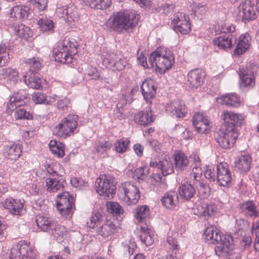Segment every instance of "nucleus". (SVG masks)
Returning a JSON list of instances; mask_svg holds the SVG:
<instances>
[{"instance_id":"c85d7f7f","label":"nucleus","mask_w":259,"mask_h":259,"mask_svg":"<svg viewBox=\"0 0 259 259\" xmlns=\"http://www.w3.org/2000/svg\"><path fill=\"white\" fill-rule=\"evenodd\" d=\"M174 58L172 52L167 48L160 47L153 52L149 57V61L154 62L161 59Z\"/></svg>"},{"instance_id":"7ed1b4c3","label":"nucleus","mask_w":259,"mask_h":259,"mask_svg":"<svg viewBox=\"0 0 259 259\" xmlns=\"http://www.w3.org/2000/svg\"><path fill=\"white\" fill-rule=\"evenodd\" d=\"M77 42L73 39L65 37L61 40L53 50L55 60L63 64L72 63L74 61L73 56L77 53Z\"/></svg>"},{"instance_id":"9b49d317","label":"nucleus","mask_w":259,"mask_h":259,"mask_svg":"<svg viewBox=\"0 0 259 259\" xmlns=\"http://www.w3.org/2000/svg\"><path fill=\"white\" fill-rule=\"evenodd\" d=\"M121 189L124 193L123 201L127 205L138 203L140 196V191L136 185L131 182H124L122 184Z\"/></svg>"},{"instance_id":"ddd939ff","label":"nucleus","mask_w":259,"mask_h":259,"mask_svg":"<svg viewBox=\"0 0 259 259\" xmlns=\"http://www.w3.org/2000/svg\"><path fill=\"white\" fill-rule=\"evenodd\" d=\"M238 9L239 15L242 17L244 23L257 18L255 4L250 0H246L242 2L238 6Z\"/></svg>"},{"instance_id":"6e6552de","label":"nucleus","mask_w":259,"mask_h":259,"mask_svg":"<svg viewBox=\"0 0 259 259\" xmlns=\"http://www.w3.org/2000/svg\"><path fill=\"white\" fill-rule=\"evenodd\" d=\"M237 132H234L221 127L215 134L214 138L219 146L225 149L233 146L238 138Z\"/></svg>"},{"instance_id":"b1692460","label":"nucleus","mask_w":259,"mask_h":259,"mask_svg":"<svg viewBox=\"0 0 259 259\" xmlns=\"http://www.w3.org/2000/svg\"><path fill=\"white\" fill-rule=\"evenodd\" d=\"M5 157L11 160H16L21 155V146L19 144H9L4 147Z\"/></svg>"},{"instance_id":"de8ad7c7","label":"nucleus","mask_w":259,"mask_h":259,"mask_svg":"<svg viewBox=\"0 0 259 259\" xmlns=\"http://www.w3.org/2000/svg\"><path fill=\"white\" fill-rule=\"evenodd\" d=\"M126 65L125 58L120 53H118L113 63L109 66L108 68L114 71H121L124 69Z\"/></svg>"},{"instance_id":"c756f323","label":"nucleus","mask_w":259,"mask_h":259,"mask_svg":"<svg viewBox=\"0 0 259 259\" xmlns=\"http://www.w3.org/2000/svg\"><path fill=\"white\" fill-rule=\"evenodd\" d=\"M30 8L27 6L16 5L10 10L9 15L11 18L24 20L28 18Z\"/></svg>"},{"instance_id":"338daca9","label":"nucleus","mask_w":259,"mask_h":259,"mask_svg":"<svg viewBox=\"0 0 259 259\" xmlns=\"http://www.w3.org/2000/svg\"><path fill=\"white\" fill-rule=\"evenodd\" d=\"M217 209V206L214 204H209L201 207V210H199V213L204 217H208L211 215Z\"/></svg>"},{"instance_id":"a211bd4d","label":"nucleus","mask_w":259,"mask_h":259,"mask_svg":"<svg viewBox=\"0 0 259 259\" xmlns=\"http://www.w3.org/2000/svg\"><path fill=\"white\" fill-rule=\"evenodd\" d=\"M29 101L28 94L25 90H20L14 93L10 98L7 107L10 110H14V107L23 106Z\"/></svg>"},{"instance_id":"4be33fe9","label":"nucleus","mask_w":259,"mask_h":259,"mask_svg":"<svg viewBox=\"0 0 259 259\" xmlns=\"http://www.w3.org/2000/svg\"><path fill=\"white\" fill-rule=\"evenodd\" d=\"M141 234L139 238L142 243L146 246H149L154 242V236L152 230V227L147 224L140 225Z\"/></svg>"},{"instance_id":"09e8293b","label":"nucleus","mask_w":259,"mask_h":259,"mask_svg":"<svg viewBox=\"0 0 259 259\" xmlns=\"http://www.w3.org/2000/svg\"><path fill=\"white\" fill-rule=\"evenodd\" d=\"M28 108L26 107L19 106L14 107L15 110L14 117L16 119H30L32 118V115L30 113Z\"/></svg>"},{"instance_id":"0e129e2a","label":"nucleus","mask_w":259,"mask_h":259,"mask_svg":"<svg viewBox=\"0 0 259 259\" xmlns=\"http://www.w3.org/2000/svg\"><path fill=\"white\" fill-rule=\"evenodd\" d=\"M200 158L198 156H195L194 166L192 171L194 178H201L202 176V172L204 173V171L202 170L201 167L200 166Z\"/></svg>"},{"instance_id":"ea45409f","label":"nucleus","mask_w":259,"mask_h":259,"mask_svg":"<svg viewBox=\"0 0 259 259\" xmlns=\"http://www.w3.org/2000/svg\"><path fill=\"white\" fill-rule=\"evenodd\" d=\"M167 242L169 245V248L171 250V253L166 257V259H179L180 254L179 252V245L178 244L177 240L171 236H168L167 238Z\"/></svg>"},{"instance_id":"20e7f679","label":"nucleus","mask_w":259,"mask_h":259,"mask_svg":"<svg viewBox=\"0 0 259 259\" xmlns=\"http://www.w3.org/2000/svg\"><path fill=\"white\" fill-rule=\"evenodd\" d=\"M87 225L104 237H108L115 230V225L113 222L108 220L105 214L99 212L93 213Z\"/></svg>"},{"instance_id":"e2e57ef3","label":"nucleus","mask_w":259,"mask_h":259,"mask_svg":"<svg viewBox=\"0 0 259 259\" xmlns=\"http://www.w3.org/2000/svg\"><path fill=\"white\" fill-rule=\"evenodd\" d=\"M57 107L62 112H67L71 109L70 99L67 97L58 99L57 102Z\"/></svg>"},{"instance_id":"bb28decb","label":"nucleus","mask_w":259,"mask_h":259,"mask_svg":"<svg viewBox=\"0 0 259 259\" xmlns=\"http://www.w3.org/2000/svg\"><path fill=\"white\" fill-rule=\"evenodd\" d=\"M37 24L40 31L43 33L49 34L53 33L54 31V24L53 20L41 14L37 19Z\"/></svg>"},{"instance_id":"f8f14e48","label":"nucleus","mask_w":259,"mask_h":259,"mask_svg":"<svg viewBox=\"0 0 259 259\" xmlns=\"http://www.w3.org/2000/svg\"><path fill=\"white\" fill-rule=\"evenodd\" d=\"M224 123L222 128L237 132L236 127L240 125L244 119V116L231 111H225L222 115Z\"/></svg>"},{"instance_id":"4468645a","label":"nucleus","mask_w":259,"mask_h":259,"mask_svg":"<svg viewBox=\"0 0 259 259\" xmlns=\"http://www.w3.org/2000/svg\"><path fill=\"white\" fill-rule=\"evenodd\" d=\"M205 178H219V177H226L227 178H231V173L228 168L227 163H220L217 165L216 169L214 166H206L205 171H204Z\"/></svg>"},{"instance_id":"f03ea898","label":"nucleus","mask_w":259,"mask_h":259,"mask_svg":"<svg viewBox=\"0 0 259 259\" xmlns=\"http://www.w3.org/2000/svg\"><path fill=\"white\" fill-rule=\"evenodd\" d=\"M139 18L135 11L131 10L114 12L109 21H111V28L119 33L133 28L138 24Z\"/></svg>"},{"instance_id":"dca6fc26","label":"nucleus","mask_w":259,"mask_h":259,"mask_svg":"<svg viewBox=\"0 0 259 259\" xmlns=\"http://www.w3.org/2000/svg\"><path fill=\"white\" fill-rule=\"evenodd\" d=\"M165 110L172 117L179 118H184L187 113V109L184 102L180 99L166 104Z\"/></svg>"},{"instance_id":"f704fd0d","label":"nucleus","mask_w":259,"mask_h":259,"mask_svg":"<svg viewBox=\"0 0 259 259\" xmlns=\"http://www.w3.org/2000/svg\"><path fill=\"white\" fill-rule=\"evenodd\" d=\"M24 81L29 88L39 89L41 87L42 79L37 73L27 72Z\"/></svg>"},{"instance_id":"c03bdc74","label":"nucleus","mask_w":259,"mask_h":259,"mask_svg":"<svg viewBox=\"0 0 259 259\" xmlns=\"http://www.w3.org/2000/svg\"><path fill=\"white\" fill-rule=\"evenodd\" d=\"M85 4L92 9L104 10L110 6V0H83Z\"/></svg>"},{"instance_id":"393cba45","label":"nucleus","mask_w":259,"mask_h":259,"mask_svg":"<svg viewBox=\"0 0 259 259\" xmlns=\"http://www.w3.org/2000/svg\"><path fill=\"white\" fill-rule=\"evenodd\" d=\"M4 206L9 209L11 213L15 215H21L23 210V204L21 200L11 197L5 200Z\"/></svg>"},{"instance_id":"052dcab7","label":"nucleus","mask_w":259,"mask_h":259,"mask_svg":"<svg viewBox=\"0 0 259 259\" xmlns=\"http://www.w3.org/2000/svg\"><path fill=\"white\" fill-rule=\"evenodd\" d=\"M175 7V5L174 4L165 3L161 4L160 6L156 8L155 11L160 14L168 15L173 12Z\"/></svg>"},{"instance_id":"a878e982","label":"nucleus","mask_w":259,"mask_h":259,"mask_svg":"<svg viewBox=\"0 0 259 259\" xmlns=\"http://www.w3.org/2000/svg\"><path fill=\"white\" fill-rule=\"evenodd\" d=\"M251 39V37L248 33L241 34L239 37L238 42L234 50V55H240L245 53L249 49Z\"/></svg>"},{"instance_id":"5701e85b","label":"nucleus","mask_w":259,"mask_h":259,"mask_svg":"<svg viewBox=\"0 0 259 259\" xmlns=\"http://www.w3.org/2000/svg\"><path fill=\"white\" fill-rule=\"evenodd\" d=\"M151 67H156V71L164 74L166 70L170 69L175 63V58L163 59L159 60L149 61Z\"/></svg>"},{"instance_id":"cd10ccee","label":"nucleus","mask_w":259,"mask_h":259,"mask_svg":"<svg viewBox=\"0 0 259 259\" xmlns=\"http://www.w3.org/2000/svg\"><path fill=\"white\" fill-rule=\"evenodd\" d=\"M53 239L57 240L58 242H62L66 236V228L57 223L53 224L51 229L48 233Z\"/></svg>"},{"instance_id":"2f4dec72","label":"nucleus","mask_w":259,"mask_h":259,"mask_svg":"<svg viewBox=\"0 0 259 259\" xmlns=\"http://www.w3.org/2000/svg\"><path fill=\"white\" fill-rule=\"evenodd\" d=\"M179 195L184 200L189 201L194 196L196 192L193 186L188 183H181L179 188Z\"/></svg>"},{"instance_id":"4d7b16f0","label":"nucleus","mask_w":259,"mask_h":259,"mask_svg":"<svg viewBox=\"0 0 259 259\" xmlns=\"http://www.w3.org/2000/svg\"><path fill=\"white\" fill-rule=\"evenodd\" d=\"M106 207L108 211L113 215L118 216L123 213L122 207L116 202H107Z\"/></svg>"},{"instance_id":"1a4fd4ad","label":"nucleus","mask_w":259,"mask_h":259,"mask_svg":"<svg viewBox=\"0 0 259 259\" xmlns=\"http://www.w3.org/2000/svg\"><path fill=\"white\" fill-rule=\"evenodd\" d=\"M255 71L251 66H241L239 69V75L240 78V88L243 91H248L255 85Z\"/></svg>"},{"instance_id":"a19ab883","label":"nucleus","mask_w":259,"mask_h":259,"mask_svg":"<svg viewBox=\"0 0 259 259\" xmlns=\"http://www.w3.org/2000/svg\"><path fill=\"white\" fill-rule=\"evenodd\" d=\"M66 184L65 179H47L46 181L48 191L52 192L63 189Z\"/></svg>"},{"instance_id":"5fc2aeb1","label":"nucleus","mask_w":259,"mask_h":259,"mask_svg":"<svg viewBox=\"0 0 259 259\" xmlns=\"http://www.w3.org/2000/svg\"><path fill=\"white\" fill-rule=\"evenodd\" d=\"M8 46V43L0 44V66L5 65L9 60Z\"/></svg>"},{"instance_id":"e433bc0d","label":"nucleus","mask_w":259,"mask_h":259,"mask_svg":"<svg viewBox=\"0 0 259 259\" xmlns=\"http://www.w3.org/2000/svg\"><path fill=\"white\" fill-rule=\"evenodd\" d=\"M241 209L246 216L252 218L259 217V211L256 209V206L252 201H249L242 203Z\"/></svg>"},{"instance_id":"49530a36","label":"nucleus","mask_w":259,"mask_h":259,"mask_svg":"<svg viewBox=\"0 0 259 259\" xmlns=\"http://www.w3.org/2000/svg\"><path fill=\"white\" fill-rule=\"evenodd\" d=\"M49 145L50 150L53 154L56 155L59 158L63 157L65 146L62 143L56 140H51Z\"/></svg>"},{"instance_id":"423d86ee","label":"nucleus","mask_w":259,"mask_h":259,"mask_svg":"<svg viewBox=\"0 0 259 259\" xmlns=\"http://www.w3.org/2000/svg\"><path fill=\"white\" fill-rule=\"evenodd\" d=\"M36 250L30 247L25 240L13 245L8 255L4 259H34Z\"/></svg>"},{"instance_id":"603ef678","label":"nucleus","mask_w":259,"mask_h":259,"mask_svg":"<svg viewBox=\"0 0 259 259\" xmlns=\"http://www.w3.org/2000/svg\"><path fill=\"white\" fill-rule=\"evenodd\" d=\"M15 33L19 37L27 39L32 36L31 29L27 26L20 24L15 27Z\"/></svg>"},{"instance_id":"c9c22d12","label":"nucleus","mask_w":259,"mask_h":259,"mask_svg":"<svg viewBox=\"0 0 259 259\" xmlns=\"http://www.w3.org/2000/svg\"><path fill=\"white\" fill-rule=\"evenodd\" d=\"M135 216L138 223H141V225L147 224V221L150 214L149 208L147 206L142 205L138 207L135 209Z\"/></svg>"},{"instance_id":"6e6d98bb","label":"nucleus","mask_w":259,"mask_h":259,"mask_svg":"<svg viewBox=\"0 0 259 259\" xmlns=\"http://www.w3.org/2000/svg\"><path fill=\"white\" fill-rule=\"evenodd\" d=\"M190 7L195 15L203 16L208 11L207 6L203 3L194 2L191 4Z\"/></svg>"},{"instance_id":"680f3d73","label":"nucleus","mask_w":259,"mask_h":259,"mask_svg":"<svg viewBox=\"0 0 259 259\" xmlns=\"http://www.w3.org/2000/svg\"><path fill=\"white\" fill-rule=\"evenodd\" d=\"M136 248L137 244L134 240L132 239L125 241L122 245L123 251L127 256L133 254Z\"/></svg>"},{"instance_id":"58836bf2","label":"nucleus","mask_w":259,"mask_h":259,"mask_svg":"<svg viewBox=\"0 0 259 259\" xmlns=\"http://www.w3.org/2000/svg\"><path fill=\"white\" fill-rule=\"evenodd\" d=\"M222 104L227 106L238 107L240 105V97L236 93H230L221 97Z\"/></svg>"},{"instance_id":"9d476101","label":"nucleus","mask_w":259,"mask_h":259,"mask_svg":"<svg viewBox=\"0 0 259 259\" xmlns=\"http://www.w3.org/2000/svg\"><path fill=\"white\" fill-rule=\"evenodd\" d=\"M117 183L115 179H96L95 187L100 195L110 197L115 194Z\"/></svg>"},{"instance_id":"aec40b11","label":"nucleus","mask_w":259,"mask_h":259,"mask_svg":"<svg viewBox=\"0 0 259 259\" xmlns=\"http://www.w3.org/2000/svg\"><path fill=\"white\" fill-rule=\"evenodd\" d=\"M154 121V115L150 107L146 108L145 110L139 111L134 116L136 123L147 126L150 125Z\"/></svg>"},{"instance_id":"a18cd8bd","label":"nucleus","mask_w":259,"mask_h":259,"mask_svg":"<svg viewBox=\"0 0 259 259\" xmlns=\"http://www.w3.org/2000/svg\"><path fill=\"white\" fill-rule=\"evenodd\" d=\"M172 26L174 30L176 32H180L182 34L188 33L191 29L189 17L186 18L183 20H181V22H176V23L172 25Z\"/></svg>"},{"instance_id":"4c0bfd02","label":"nucleus","mask_w":259,"mask_h":259,"mask_svg":"<svg viewBox=\"0 0 259 259\" xmlns=\"http://www.w3.org/2000/svg\"><path fill=\"white\" fill-rule=\"evenodd\" d=\"M35 222L38 229L40 231L48 233L51 229L54 222L47 217L37 215L35 218Z\"/></svg>"},{"instance_id":"69168bd1","label":"nucleus","mask_w":259,"mask_h":259,"mask_svg":"<svg viewBox=\"0 0 259 259\" xmlns=\"http://www.w3.org/2000/svg\"><path fill=\"white\" fill-rule=\"evenodd\" d=\"M235 25L229 23L218 25V31L224 34H235Z\"/></svg>"},{"instance_id":"8fccbe9b","label":"nucleus","mask_w":259,"mask_h":259,"mask_svg":"<svg viewBox=\"0 0 259 259\" xmlns=\"http://www.w3.org/2000/svg\"><path fill=\"white\" fill-rule=\"evenodd\" d=\"M26 64L29 68L28 72L37 73L42 66V60L39 57H33L25 61Z\"/></svg>"},{"instance_id":"7c9ffc66","label":"nucleus","mask_w":259,"mask_h":259,"mask_svg":"<svg viewBox=\"0 0 259 259\" xmlns=\"http://www.w3.org/2000/svg\"><path fill=\"white\" fill-rule=\"evenodd\" d=\"M251 160V157L249 155L240 156L235 163L234 170L239 174L246 172L250 168Z\"/></svg>"},{"instance_id":"774afa93","label":"nucleus","mask_w":259,"mask_h":259,"mask_svg":"<svg viewBox=\"0 0 259 259\" xmlns=\"http://www.w3.org/2000/svg\"><path fill=\"white\" fill-rule=\"evenodd\" d=\"M252 234L255 236L254 247L256 251H259V221H256L252 225Z\"/></svg>"},{"instance_id":"864d4df0","label":"nucleus","mask_w":259,"mask_h":259,"mask_svg":"<svg viewBox=\"0 0 259 259\" xmlns=\"http://www.w3.org/2000/svg\"><path fill=\"white\" fill-rule=\"evenodd\" d=\"M160 166L159 173L160 172L163 176H167L174 172L172 164L171 162L168 161L167 159L161 160Z\"/></svg>"},{"instance_id":"2eb2a0df","label":"nucleus","mask_w":259,"mask_h":259,"mask_svg":"<svg viewBox=\"0 0 259 259\" xmlns=\"http://www.w3.org/2000/svg\"><path fill=\"white\" fill-rule=\"evenodd\" d=\"M237 37L235 34H222L213 39L215 47L224 51L230 50L236 44Z\"/></svg>"},{"instance_id":"f257e3e1","label":"nucleus","mask_w":259,"mask_h":259,"mask_svg":"<svg viewBox=\"0 0 259 259\" xmlns=\"http://www.w3.org/2000/svg\"><path fill=\"white\" fill-rule=\"evenodd\" d=\"M204 235L206 242L217 244L215 252L219 256L226 255L233 249V237L230 235L221 236L220 231L214 226L208 227Z\"/></svg>"},{"instance_id":"39448f33","label":"nucleus","mask_w":259,"mask_h":259,"mask_svg":"<svg viewBox=\"0 0 259 259\" xmlns=\"http://www.w3.org/2000/svg\"><path fill=\"white\" fill-rule=\"evenodd\" d=\"M78 116L75 114H69L64 117L61 122L55 127L53 133L59 137L64 138L69 136L74 133H77Z\"/></svg>"},{"instance_id":"412c9836","label":"nucleus","mask_w":259,"mask_h":259,"mask_svg":"<svg viewBox=\"0 0 259 259\" xmlns=\"http://www.w3.org/2000/svg\"><path fill=\"white\" fill-rule=\"evenodd\" d=\"M204 72L200 69L191 70L187 75V82L191 88H197L203 82Z\"/></svg>"},{"instance_id":"37998d69","label":"nucleus","mask_w":259,"mask_h":259,"mask_svg":"<svg viewBox=\"0 0 259 259\" xmlns=\"http://www.w3.org/2000/svg\"><path fill=\"white\" fill-rule=\"evenodd\" d=\"M0 76L7 81L15 82L18 78V73L16 69L3 68L0 70Z\"/></svg>"},{"instance_id":"13d9d810","label":"nucleus","mask_w":259,"mask_h":259,"mask_svg":"<svg viewBox=\"0 0 259 259\" xmlns=\"http://www.w3.org/2000/svg\"><path fill=\"white\" fill-rule=\"evenodd\" d=\"M118 52H105L102 55V60L103 64L106 67L109 68L112 64L113 63L114 60L116 59V57Z\"/></svg>"},{"instance_id":"72a5a7b5","label":"nucleus","mask_w":259,"mask_h":259,"mask_svg":"<svg viewBox=\"0 0 259 259\" xmlns=\"http://www.w3.org/2000/svg\"><path fill=\"white\" fill-rule=\"evenodd\" d=\"M161 201L162 204L166 208L172 209L178 203V195L176 192L170 191L165 194Z\"/></svg>"},{"instance_id":"79ce46f5","label":"nucleus","mask_w":259,"mask_h":259,"mask_svg":"<svg viewBox=\"0 0 259 259\" xmlns=\"http://www.w3.org/2000/svg\"><path fill=\"white\" fill-rule=\"evenodd\" d=\"M175 164L177 169L184 170L188 166L189 160L185 153L179 152L174 155Z\"/></svg>"},{"instance_id":"0eeeda50","label":"nucleus","mask_w":259,"mask_h":259,"mask_svg":"<svg viewBox=\"0 0 259 259\" xmlns=\"http://www.w3.org/2000/svg\"><path fill=\"white\" fill-rule=\"evenodd\" d=\"M74 201L73 197L68 192H64L58 195L57 208L62 216L66 219L71 217Z\"/></svg>"},{"instance_id":"6ab92c4d","label":"nucleus","mask_w":259,"mask_h":259,"mask_svg":"<svg viewBox=\"0 0 259 259\" xmlns=\"http://www.w3.org/2000/svg\"><path fill=\"white\" fill-rule=\"evenodd\" d=\"M157 88L151 79H147L142 82L141 85V93L144 100L148 104H152V100L156 94Z\"/></svg>"},{"instance_id":"bf43d9fd","label":"nucleus","mask_w":259,"mask_h":259,"mask_svg":"<svg viewBox=\"0 0 259 259\" xmlns=\"http://www.w3.org/2000/svg\"><path fill=\"white\" fill-rule=\"evenodd\" d=\"M112 143L110 141H104L99 143L96 146L97 152L104 157L107 155V151L112 147Z\"/></svg>"},{"instance_id":"473e14b6","label":"nucleus","mask_w":259,"mask_h":259,"mask_svg":"<svg viewBox=\"0 0 259 259\" xmlns=\"http://www.w3.org/2000/svg\"><path fill=\"white\" fill-rule=\"evenodd\" d=\"M57 13L60 17L63 18L68 23H71L77 19V15L72 7L58 8Z\"/></svg>"},{"instance_id":"3c124183","label":"nucleus","mask_w":259,"mask_h":259,"mask_svg":"<svg viewBox=\"0 0 259 259\" xmlns=\"http://www.w3.org/2000/svg\"><path fill=\"white\" fill-rule=\"evenodd\" d=\"M130 144V140L128 138H121L114 143V149L116 152L123 154L128 150Z\"/></svg>"},{"instance_id":"f3484780","label":"nucleus","mask_w":259,"mask_h":259,"mask_svg":"<svg viewBox=\"0 0 259 259\" xmlns=\"http://www.w3.org/2000/svg\"><path fill=\"white\" fill-rule=\"evenodd\" d=\"M192 122L196 131L200 134H207L210 131V121L202 113H196L193 117Z\"/></svg>"}]
</instances>
